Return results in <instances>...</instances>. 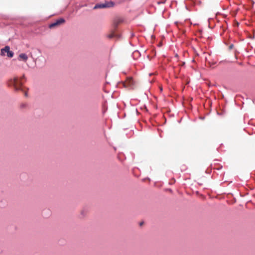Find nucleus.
I'll use <instances>...</instances> for the list:
<instances>
[{"mask_svg":"<svg viewBox=\"0 0 255 255\" xmlns=\"http://www.w3.org/2000/svg\"><path fill=\"white\" fill-rule=\"evenodd\" d=\"M25 81L24 75L21 77L15 76L9 80V84L13 86L16 91L22 90L21 86Z\"/></svg>","mask_w":255,"mask_h":255,"instance_id":"f257e3e1","label":"nucleus"},{"mask_svg":"<svg viewBox=\"0 0 255 255\" xmlns=\"http://www.w3.org/2000/svg\"><path fill=\"white\" fill-rule=\"evenodd\" d=\"M5 53L8 57H12L13 56V52L10 50V47L8 46H5L3 48L0 50V55L4 56Z\"/></svg>","mask_w":255,"mask_h":255,"instance_id":"f03ea898","label":"nucleus"},{"mask_svg":"<svg viewBox=\"0 0 255 255\" xmlns=\"http://www.w3.org/2000/svg\"><path fill=\"white\" fill-rule=\"evenodd\" d=\"M124 86L125 87L129 89H133L134 86V81L133 80L131 77H128L127 78L126 81L124 83Z\"/></svg>","mask_w":255,"mask_h":255,"instance_id":"7ed1b4c3","label":"nucleus"},{"mask_svg":"<svg viewBox=\"0 0 255 255\" xmlns=\"http://www.w3.org/2000/svg\"><path fill=\"white\" fill-rule=\"evenodd\" d=\"M114 5V3L112 1H106L104 3L97 4L94 6V9L103 8L106 7H111Z\"/></svg>","mask_w":255,"mask_h":255,"instance_id":"20e7f679","label":"nucleus"},{"mask_svg":"<svg viewBox=\"0 0 255 255\" xmlns=\"http://www.w3.org/2000/svg\"><path fill=\"white\" fill-rule=\"evenodd\" d=\"M65 22V19L63 18H60L58 19H57L55 22L51 23L49 27L50 28H52L55 27V26H57L58 25H59L60 24L63 23Z\"/></svg>","mask_w":255,"mask_h":255,"instance_id":"39448f33","label":"nucleus"},{"mask_svg":"<svg viewBox=\"0 0 255 255\" xmlns=\"http://www.w3.org/2000/svg\"><path fill=\"white\" fill-rule=\"evenodd\" d=\"M19 58L24 61H26L27 60L28 57L25 53H21L19 55Z\"/></svg>","mask_w":255,"mask_h":255,"instance_id":"423d86ee","label":"nucleus"},{"mask_svg":"<svg viewBox=\"0 0 255 255\" xmlns=\"http://www.w3.org/2000/svg\"><path fill=\"white\" fill-rule=\"evenodd\" d=\"M108 37L109 38H112L114 37H116L117 38H119L120 37V35L118 34L113 33L109 34L108 35Z\"/></svg>","mask_w":255,"mask_h":255,"instance_id":"0eeeda50","label":"nucleus"},{"mask_svg":"<svg viewBox=\"0 0 255 255\" xmlns=\"http://www.w3.org/2000/svg\"><path fill=\"white\" fill-rule=\"evenodd\" d=\"M140 55V52L137 51V50H136V51H134L133 53H132V56L133 57V58H136L138 57H139Z\"/></svg>","mask_w":255,"mask_h":255,"instance_id":"6e6552de","label":"nucleus"},{"mask_svg":"<svg viewBox=\"0 0 255 255\" xmlns=\"http://www.w3.org/2000/svg\"><path fill=\"white\" fill-rule=\"evenodd\" d=\"M86 212L84 210H82L80 213L82 217H84L86 215Z\"/></svg>","mask_w":255,"mask_h":255,"instance_id":"1a4fd4ad","label":"nucleus"},{"mask_svg":"<svg viewBox=\"0 0 255 255\" xmlns=\"http://www.w3.org/2000/svg\"><path fill=\"white\" fill-rule=\"evenodd\" d=\"M233 47H234V45L233 44H232L229 46V49H232Z\"/></svg>","mask_w":255,"mask_h":255,"instance_id":"9d476101","label":"nucleus"},{"mask_svg":"<svg viewBox=\"0 0 255 255\" xmlns=\"http://www.w3.org/2000/svg\"><path fill=\"white\" fill-rule=\"evenodd\" d=\"M165 0L158 1V4H160V3H164L165 2Z\"/></svg>","mask_w":255,"mask_h":255,"instance_id":"9b49d317","label":"nucleus"},{"mask_svg":"<svg viewBox=\"0 0 255 255\" xmlns=\"http://www.w3.org/2000/svg\"><path fill=\"white\" fill-rule=\"evenodd\" d=\"M134 33H131V37L134 36Z\"/></svg>","mask_w":255,"mask_h":255,"instance_id":"f8f14e48","label":"nucleus"},{"mask_svg":"<svg viewBox=\"0 0 255 255\" xmlns=\"http://www.w3.org/2000/svg\"><path fill=\"white\" fill-rule=\"evenodd\" d=\"M143 222H141V223H140V226H141V225L143 224Z\"/></svg>","mask_w":255,"mask_h":255,"instance_id":"ddd939ff","label":"nucleus"},{"mask_svg":"<svg viewBox=\"0 0 255 255\" xmlns=\"http://www.w3.org/2000/svg\"><path fill=\"white\" fill-rule=\"evenodd\" d=\"M25 95L26 96L27 95V93H25Z\"/></svg>","mask_w":255,"mask_h":255,"instance_id":"4468645a","label":"nucleus"}]
</instances>
